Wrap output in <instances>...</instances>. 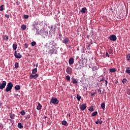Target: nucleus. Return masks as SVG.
<instances>
[{"mask_svg":"<svg viewBox=\"0 0 130 130\" xmlns=\"http://www.w3.org/2000/svg\"><path fill=\"white\" fill-rule=\"evenodd\" d=\"M102 109H105V103H102L101 105Z\"/></svg>","mask_w":130,"mask_h":130,"instance_id":"obj_26","label":"nucleus"},{"mask_svg":"<svg viewBox=\"0 0 130 130\" xmlns=\"http://www.w3.org/2000/svg\"><path fill=\"white\" fill-rule=\"evenodd\" d=\"M4 7H5L4 5H2L1 6H0V11L1 12L5 11V8H4Z\"/></svg>","mask_w":130,"mask_h":130,"instance_id":"obj_27","label":"nucleus"},{"mask_svg":"<svg viewBox=\"0 0 130 130\" xmlns=\"http://www.w3.org/2000/svg\"><path fill=\"white\" fill-rule=\"evenodd\" d=\"M92 70L93 72L97 71V70H98V67H97L96 66H94L92 68Z\"/></svg>","mask_w":130,"mask_h":130,"instance_id":"obj_31","label":"nucleus"},{"mask_svg":"<svg viewBox=\"0 0 130 130\" xmlns=\"http://www.w3.org/2000/svg\"><path fill=\"white\" fill-rule=\"evenodd\" d=\"M109 57V54H108V52H106V57Z\"/></svg>","mask_w":130,"mask_h":130,"instance_id":"obj_45","label":"nucleus"},{"mask_svg":"<svg viewBox=\"0 0 130 130\" xmlns=\"http://www.w3.org/2000/svg\"><path fill=\"white\" fill-rule=\"evenodd\" d=\"M61 124L62 125H65L66 126H68V125H69V123H68V122H67L66 120L62 121Z\"/></svg>","mask_w":130,"mask_h":130,"instance_id":"obj_15","label":"nucleus"},{"mask_svg":"<svg viewBox=\"0 0 130 130\" xmlns=\"http://www.w3.org/2000/svg\"><path fill=\"white\" fill-rule=\"evenodd\" d=\"M125 73L126 74H128V75H130V67H126L125 68Z\"/></svg>","mask_w":130,"mask_h":130,"instance_id":"obj_14","label":"nucleus"},{"mask_svg":"<svg viewBox=\"0 0 130 130\" xmlns=\"http://www.w3.org/2000/svg\"><path fill=\"white\" fill-rule=\"evenodd\" d=\"M52 28H53V26L51 27L50 30L49 31V34H55L56 28H54L53 29H52Z\"/></svg>","mask_w":130,"mask_h":130,"instance_id":"obj_8","label":"nucleus"},{"mask_svg":"<svg viewBox=\"0 0 130 130\" xmlns=\"http://www.w3.org/2000/svg\"><path fill=\"white\" fill-rule=\"evenodd\" d=\"M12 125H14V123H12Z\"/></svg>","mask_w":130,"mask_h":130,"instance_id":"obj_55","label":"nucleus"},{"mask_svg":"<svg viewBox=\"0 0 130 130\" xmlns=\"http://www.w3.org/2000/svg\"><path fill=\"white\" fill-rule=\"evenodd\" d=\"M27 28V26H26V25L23 24L21 25V29L22 30H26V28Z\"/></svg>","mask_w":130,"mask_h":130,"instance_id":"obj_28","label":"nucleus"},{"mask_svg":"<svg viewBox=\"0 0 130 130\" xmlns=\"http://www.w3.org/2000/svg\"><path fill=\"white\" fill-rule=\"evenodd\" d=\"M69 117H71V114H69Z\"/></svg>","mask_w":130,"mask_h":130,"instance_id":"obj_53","label":"nucleus"},{"mask_svg":"<svg viewBox=\"0 0 130 130\" xmlns=\"http://www.w3.org/2000/svg\"><path fill=\"white\" fill-rule=\"evenodd\" d=\"M101 119H98V121H95V123L96 124H99L100 123V124H102V123H103V121L101 120L102 118H100Z\"/></svg>","mask_w":130,"mask_h":130,"instance_id":"obj_13","label":"nucleus"},{"mask_svg":"<svg viewBox=\"0 0 130 130\" xmlns=\"http://www.w3.org/2000/svg\"><path fill=\"white\" fill-rule=\"evenodd\" d=\"M82 96L79 94H77L76 99H77L78 101H81V99Z\"/></svg>","mask_w":130,"mask_h":130,"instance_id":"obj_23","label":"nucleus"},{"mask_svg":"<svg viewBox=\"0 0 130 130\" xmlns=\"http://www.w3.org/2000/svg\"><path fill=\"white\" fill-rule=\"evenodd\" d=\"M9 120H10L11 122H12V121H13L12 119H9Z\"/></svg>","mask_w":130,"mask_h":130,"instance_id":"obj_52","label":"nucleus"},{"mask_svg":"<svg viewBox=\"0 0 130 130\" xmlns=\"http://www.w3.org/2000/svg\"><path fill=\"white\" fill-rule=\"evenodd\" d=\"M45 118H46L47 117V116H45Z\"/></svg>","mask_w":130,"mask_h":130,"instance_id":"obj_56","label":"nucleus"},{"mask_svg":"<svg viewBox=\"0 0 130 130\" xmlns=\"http://www.w3.org/2000/svg\"><path fill=\"white\" fill-rule=\"evenodd\" d=\"M109 72H110V73H115L116 69H115V68L110 69Z\"/></svg>","mask_w":130,"mask_h":130,"instance_id":"obj_21","label":"nucleus"},{"mask_svg":"<svg viewBox=\"0 0 130 130\" xmlns=\"http://www.w3.org/2000/svg\"><path fill=\"white\" fill-rule=\"evenodd\" d=\"M108 39H109L110 41H113L114 42L115 41H116V39H117V38L115 35H112L110 37H109Z\"/></svg>","mask_w":130,"mask_h":130,"instance_id":"obj_3","label":"nucleus"},{"mask_svg":"<svg viewBox=\"0 0 130 130\" xmlns=\"http://www.w3.org/2000/svg\"><path fill=\"white\" fill-rule=\"evenodd\" d=\"M98 92L99 94H101V92H102L101 89H98Z\"/></svg>","mask_w":130,"mask_h":130,"instance_id":"obj_48","label":"nucleus"},{"mask_svg":"<svg viewBox=\"0 0 130 130\" xmlns=\"http://www.w3.org/2000/svg\"><path fill=\"white\" fill-rule=\"evenodd\" d=\"M70 39L68 37H65L63 39V40L62 41V42L64 44H66L67 46H68V44L70 43Z\"/></svg>","mask_w":130,"mask_h":130,"instance_id":"obj_4","label":"nucleus"},{"mask_svg":"<svg viewBox=\"0 0 130 130\" xmlns=\"http://www.w3.org/2000/svg\"><path fill=\"white\" fill-rule=\"evenodd\" d=\"M66 79L68 81V82H71V77L70 76V75H67Z\"/></svg>","mask_w":130,"mask_h":130,"instance_id":"obj_25","label":"nucleus"},{"mask_svg":"<svg viewBox=\"0 0 130 130\" xmlns=\"http://www.w3.org/2000/svg\"><path fill=\"white\" fill-rule=\"evenodd\" d=\"M10 117L11 118V119H15V114H10Z\"/></svg>","mask_w":130,"mask_h":130,"instance_id":"obj_34","label":"nucleus"},{"mask_svg":"<svg viewBox=\"0 0 130 130\" xmlns=\"http://www.w3.org/2000/svg\"><path fill=\"white\" fill-rule=\"evenodd\" d=\"M15 69H18L19 68V63L18 62H15Z\"/></svg>","mask_w":130,"mask_h":130,"instance_id":"obj_33","label":"nucleus"},{"mask_svg":"<svg viewBox=\"0 0 130 130\" xmlns=\"http://www.w3.org/2000/svg\"><path fill=\"white\" fill-rule=\"evenodd\" d=\"M6 86H7V81H3L2 83H0V89L3 90L6 88Z\"/></svg>","mask_w":130,"mask_h":130,"instance_id":"obj_5","label":"nucleus"},{"mask_svg":"<svg viewBox=\"0 0 130 130\" xmlns=\"http://www.w3.org/2000/svg\"><path fill=\"white\" fill-rule=\"evenodd\" d=\"M36 73H37V68H35L32 71V74L34 75V74H36Z\"/></svg>","mask_w":130,"mask_h":130,"instance_id":"obj_29","label":"nucleus"},{"mask_svg":"<svg viewBox=\"0 0 130 130\" xmlns=\"http://www.w3.org/2000/svg\"><path fill=\"white\" fill-rule=\"evenodd\" d=\"M42 108V106L39 103L38 104V106L37 107V110H41Z\"/></svg>","mask_w":130,"mask_h":130,"instance_id":"obj_16","label":"nucleus"},{"mask_svg":"<svg viewBox=\"0 0 130 130\" xmlns=\"http://www.w3.org/2000/svg\"><path fill=\"white\" fill-rule=\"evenodd\" d=\"M24 46L25 47V48H28V44L25 43L24 44Z\"/></svg>","mask_w":130,"mask_h":130,"instance_id":"obj_47","label":"nucleus"},{"mask_svg":"<svg viewBox=\"0 0 130 130\" xmlns=\"http://www.w3.org/2000/svg\"><path fill=\"white\" fill-rule=\"evenodd\" d=\"M126 81H127V80H126V79L124 78L122 80V82L123 84H125V83H126Z\"/></svg>","mask_w":130,"mask_h":130,"instance_id":"obj_39","label":"nucleus"},{"mask_svg":"<svg viewBox=\"0 0 130 130\" xmlns=\"http://www.w3.org/2000/svg\"><path fill=\"white\" fill-rule=\"evenodd\" d=\"M98 114V112L97 111H95L91 114V116H96Z\"/></svg>","mask_w":130,"mask_h":130,"instance_id":"obj_30","label":"nucleus"},{"mask_svg":"<svg viewBox=\"0 0 130 130\" xmlns=\"http://www.w3.org/2000/svg\"><path fill=\"white\" fill-rule=\"evenodd\" d=\"M28 56H30V54H28Z\"/></svg>","mask_w":130,"mask_h":130,"instance_id":"obj_57","label":"nucleus"},{"mask_svg":"<svg viewBox=\"0 0 130 130\" xmlns=\"http://www.w3.org/2000/svg\"><path fill=\"white\" fill-rule=\"evenodd\" d=\"M36 66V68L37 69V68H38V63H37Z\"/></svg>","mask_w":130,"mask_h":130,"instance_id":"obj_51","label":"nucleus"},{"mask_svg":"<svg viewBox=\"0 0 130 130\" xmlns=\"http://www.w3.org/2000/svg\"><path fill=\"white\" fill-rule=\"evenodd\" d=\"M12 47H13V50H16L17 48H18V45H17V44H14L12 45Z\"/></svg>","mask_w":130,"mask_h":130,"instance_id":"obj_19","label":"nucleus"},{"mask_svg":"<svg viewBox=\"0 0 130 130\" xmlns=\"http://www.w3.org/2000/svg\"><path fill=\"white\" fill-rule=\"evenodd\" d=\"M75 69L76 70H79V64H76L75 65Z\"/></svg>","mask_w":130,"mask_h":130,"instance_id":"obj_43","label":"nucleus"},{"mask_svg":"<svg viewBox=\"0 0 130 130\" xmlns=\"http://www.w3.org/2000/svg\"><path fill=\"white\" fill-rule=\"evenodd\" d=\"M126 93H127V94H128V95H130V89H127Z\"/></svg>","mask_w":130,"mask_h":130,"instance_id":"obj_42","label":"nucleus"},{"mask_svg":"<svg viewBox=\"0 0 130 130\" xmlns=\"http://www.w3.org/2000/svg\"><path fill=\"white\" fill-rule=\"evenodd\" d=\"M72 83L73 84H78V82H77V80H76V79H73L72 80Z\"/></svg>","mask_w":130,"mask_h":130,"instance_id":"obj_35","label":"nucleus"},{"mask_svg":"<svg viewBox=\"0 0 130 130\" xmlns=\"http://www.w3.org/2000/svg\"><path fill=\"white\" fill-rule=\"evenodd\" d=\"M108 52L110 53V54H113V50L111 49L108 50Z\"/></svg>","mask_w":130,"mask_h":130,"instance_id":"obj_37","label":"nucleus"},{"mask_svg":"<svg viewBox=\"0 0 130 130\" xmlns=\"http://www.w3.org/2000/svg\"><path fill=\"white\" fill-rule=\"evenodd\" d=\"M31 46H35V45L36 44V42H32L31 43Z\"/></svg>","mask_w":130,"mask_h":130,"instance_id":"obj_40","label":"nucleus"},{"mask_svg":"<svg viewBox=\"0 0 130 130\" xmlns=\"http://www.w3.org/2000/svg\"><path fill=\"white\" fill-rule=\"evenodd\" d=\"M75 59L73 57H71L69 60V63L70 65L74 64Z\"/></svg>","mask_w":130,"mask_h":130,"instance_id":"obj_9","label":"nucleus"},{"mask_svg":"<svg viewBox=\"0 0 130 130\" xmlns=\"http://www.w3.org/2000/svg\"><path fill=\"white\" fill-rule=\"evenodd\" d=\"M86 11H87V8L86 7L82 8L81 10L80 11L81 13H83V14L86 13Z\"/></svg>","mask_w":130,"mask_h":130,"instance_id":"obj_17","label":"nucleus"},{"mask_svg":"<svg viewBox=\"0 0 130 130\" xmlns=\"http://www.w3.org/2000/svg\"><path fill=\"white\" fill-rule=\"evenodd\" d=\"M17 126L19 128H23L24 126L22 125V123H18Z\"/></svg>","mask_w":130,"mask_h":130,"instance_id":"obj_22","label":"nucleus"},{"mask_svg":"<svg viewBox=\"0 0 130 130\" xmlns=\"http://www.w3.org/2000/svg\"><path fill=\"white\" fill-rule=\"evenodd\" d=\"M38 77H39V75L38 74H36L35 75L31 74L29 76V79H30V80H32V79H37V78H38Z\"/></svg>","mask_w":130,"mask_h":130,"instance_id":"obj_7","label":"nucleus"},{"mask_svg":"<svg viewBox=\"0 0 130 130\" xmlns=\"http://www.w3.org/2000/svg\"><path fill=\"white\" fill-rule=\"evenodd\" d=\"M126 58H127V60H130V54H127Z\"/></svg>","mask_w":130,"mask_h":130,"instance_id":"obj_38","label":"nucleus"},{"mask_svg":"<svg viewBox=\"0 0 130 130\" xmlns=\"http://www.w3.org/2000/svg\"><path fill=\"white\" fill-rule=\"evenodd\" d=\"M14 56H15L16 58H21L22 55L20 54V52L17 53V51L14 52Z\"/></svg>","mask_w":130,"mask_h":130,"instance_id":"obj_6","label":"nucleus"},{"mask_svg":"<svg viewBox=\"0 0 130 130\" xmlns=\"http://www.w3.org/2000/svg\"><path fill=\"white\" fill-rule=\"evenodd\" d=\"M49 51L50 52H49V53L50 54H53V53H55V51L53 49H52L51 50L49 49Z\"/></svg>","mask_w":130,"mask_h":130,"instance_id":"obj_24","label":"nucleus"},{"mask_svg":"<svg viewBox=\"0 0 130 130\" xmlns=\"http://www.w3.org/2000/svg\"><path fill=\"white\" fill-rule=\"evenodd\" d=\"M104 81H105V84H106V86H107V84H108V81L107 80H105V79H104V77H103V78L100 81V82H103Z\"/></svg>","mask_w":130,"mask_h":130,"instance_id":"obj_18","label":"nucleus"},{"mask_svg":"<svg viewBox=\"0 0 130 130\" xmlns=\"http://www.w3.org/2000/svg\"><path fill=\"white\" fill-rule=\"evenodd\" d=\"M15 90H16L17 91H18L19 90H20L21 89V86L17 85L15 86Z\"/></svg>","mask_w":130,"mask_h":130,"instance_id":"obj_20","label":"nucleus"},{"mask_svg":"<svg viewBox=\"0 0 130 130\" xmlns=\"http://www.w3.org/2000/svg\"><path fill=\"white\" fill-rule=\"evenodd\" d=\"M89 111H90L92 112V111H94V108H93V106H91L88 109Z\"/></svg>","mask_w":130,"mask_h":130,"instance_id":"obj_36","label":"nucleus"},{"mask_svg":"<svg viewBox=\"0 0 130 130\" xmlns=\"http://www.w3.org/2000/svg\"><path fill=\"white\" fill-rule=\"evenodd\" d=\"M5 17L6 18H7V19H9L10 18V15L9 14H6Z\"/></svg>","mask_w":130,"mask_h":130,"instance_id":"obj_44","label":"nucleus"},{"mask_svg":"<svg viewBox=\"0 0 130 130\" xmlns=\"http://www.w3.org/2000/svg\"><path fill=\"white\" fill-rule=\"evenodd\" d=\"M13 87H14V85L13 83L9 82L7 84V86L5 89L6 92H12V89H13Z\"/></svg>","mask_w":130,"mask_h":130,"instance_id":"obj_1","label":"nucleus"},{"mask_svg":"<svg viewBox=\"0 0 130 130\" xmlns=\"http://www.w3.org/2000/svg\"><path fill=\"white\" fill-rule=\"evenodd\" d=\"M66 72H67V74L71 75V74H72V68L71 67H68L66 69Z\"/></svg>","mask_w":130,"mask_h":130,"instance_id":"obj_11","label":"nucleus"},{"mask_svg":"<svg viewBox=\"0 0 130 130\" xmlns=\"http://www.w3.org/2000/svg\"><path fill=\"white\" fill-rule=\"evenodd\" d=\"M59 101L57 100L56 98L52 97L50 101V104H58Z\"/></svg>","mask_w":130,"mask_h":130,"instance_id":"obj_2","label":"nucleus"},{"mask_svg":"<svg viewBox=\"0 0 130 130\" xmlns=\"http://www.w3.org/2000/svg\"><path fill=\"white\" fill-rule=\"evenodd\" d=\"M86 108H87V106H86V104H83L82 105H81L80 109L83 111L85 110V109H86Z\"/></svg>","mask_w":130,"mask_h":130,"instance_id":"obj_10","label":"nucleus"},{"mask_svg":"<svg viewBox=\"0 0 130 130\" xmlns=\"http://www.w3.org/2000/svg\"><path fill=\"white\" fill-rule=\"evenodd\" d=\"M20 114H21V115H22L23 116H24V115H26V112H25V111L22 110L20 112Z\"/></svg>","mask_w":130,"mask_h":130,"instance_id":"obj_32","label":"nucleus"},{"mask_svg":"<svg viewBox=\"0 0 130 130\" xmlns=\"http://www.w3.org/2000/svg\"><path fill=\"white\" fill-rule=\"evenodd\" d=\"M95 94H96V92L91 93L90 95L91 96H94L95 95Z\"/></svg>","mask_w":130,"mask_h":130,"instance_id":"obj_46","label":"nucleus"},{"mask_svg":"<svg viewBox=\"0 0 130 130\" xmlns=\"http://www.w3.org/2000/svg\"><path fill=\"white\" fill-rule=\"evenodd\" d=\"M24 19H28V18H29V15H24Z\"/></svg>","mask_w":130,"mask_h":130,"instance_id":"obj_41","label":"nucleus"},{"mask_svg":"<svg viewBox=\"0 0 130 130\" xmlns=\"http://www.w3.org/2000/svg\"><path fill=\"white\" fill-rule=\"evenodd\" d=\"M1 106H2V104H0V107H1Z\"/></svg>","mask_w":130,"mask_h":130,"instance_id":"obj_54","label":"nucleus"},{"mask_svg":"<svg viewBox=\"0 0 130 130\" xmlns=\"http://www.w3.org/2000/svg\"><path fill=\"white\" fill-rule=\"evenodd\" d=\"M68 46H69V48H71L72 47V46L71 45H69Z\"/></svg>","mask_w":130,"mask_h":130,"instance_id":"obj_50","label":"nucleus"},{"mask_svg":"<svg viewBox=\"0 0 130 130\" xmlns=\"http://www.w3.org/2000/svg\"><path fill=\"white\" fill-rule=\"evenodd\" d=\"M40 33H41L40 31V32L38 31H37V34H38V35H41V34H40Z\"/></svg>","mask_w":130,"mask_h":130,"instance_id":"obj_49","label":"nucleus"},{"mask_svg":"<svg viewBox=\"0 0 130 130\" xmlns=\"http://www.w3.org/2000/svg\"><path fill=\"white\" fill-rule=\"evenodd\" d=\"M3 40H5L6 41H8L9 40V36L6 35L3 36Z\"/></svg>","mask_w":130,"mask_h":130,"instance_id":"obj_12","label":"nucleus"}]
</instances>
